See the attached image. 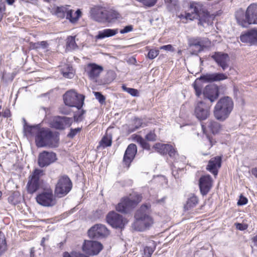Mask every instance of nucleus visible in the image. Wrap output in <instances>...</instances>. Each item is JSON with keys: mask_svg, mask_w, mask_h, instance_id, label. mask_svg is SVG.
I'll list each match as a JSON object with an SVG mask.
<instances>
[{"mask_svg": "<svg viewBox=\"0 0 257 257\" xmlns=\"http://www.w3.org/2000/svg\"><path fill=\"white\" fill-rule=\"evenodd\" d=\"M31 47L33 49H40V43L38 42L37 43H32L31 44Z\"/></svg>", "mask_w": 257, "mask_h": 257, "instance_id": "bf43d9fd", "label": "nucleus"}, {"mask_svg": "<svg viewBox=\"0 0 257 257\" xmlns=\"http://www.w3.org/2000/svg\"><path fill=\"white\" fill-rule=\"evenodd\" d=\"M107 222L114 228H122L127 223L125 219L122 215L115 211L109 212L106 217Z\"/></svg>", "mask_w": 257, "mask_h": 257, "instance_id": "4468645a", "label": "nucleus"}, {"mask_svg": "<svg viewBox=\"0 0 257 257\" xmlns=\"http://www.w3.org/2000/svg\"><path fill=\"white\" fill-rule=\"evenodd\" d=\"M166 4H167L168 6L170 5L172 6H176L177 5V0H164Z\"/></svg>", "mask_w": 257, "mask_h": 257, "instance_id": "13d9d810", "label": "nucleus"}, {"mask_svg": "<svg viewBox=\"0 0 257 257\" xmlns=\"http://www.w3.org/2000/svg\"><path fill=\"white\" fill-rule=\"evenodd\" d=\"M186 160V157L184 156H180L178 155V157H177V161L178 162H175L176 163H178L179 161L185 163Z\"/></svg>", "mask_w": 257, "mask_h": 257, "instance_id": "052dcab7", "label": "nucleus"}, {"mask_svg": "<svg viewBox=\"0 0 257 257\" xmlns=\"http://www.w3.org/2000/svg\"><path fill=\"white\" fill-rule=\"evenodd\" d=\"M194 88L195 90L196 95L199 96L201 94V89L200 87L197 86L195 83L193 84Z\"/></svg>", "mask_w": 257, "mask_h": 257, "instance_id": "6e6d98bb", "label": "nucleus"}, {"mask_svg": "<svg viewBox=\"0 0 257 257\" xmlns=\"http://www.w3.org/2000/svg\"><path fill=\"white\" fill-rule=\"evenodd\" d=\"M6 10L5 4L4 2H0V22L2 21Z\"/></svg>", "mask_w": 257, "mask_h": 257, "instance_id": "49530a36", "label": "nucleus"}, {"mask_svg": "<svg viewBox=\"0 0 257 257\" xmlns=\"http://www.w3.org/2000/svg\"><path fill=\"white\" fill-rule=\"evenodd\" d=\"M8 202L13 205H16L21 202L22 197L18 191L13 192L8 197Z\"/></svg>", "mask_w": 257, "mask_h": 257, "instance_id": "c85d7f7f", "label": "nucleus"}, {"mask_svg": "<svg viewBox=\"0 0 257 257\" xmlns=\"http://www.w3.org/2000/svg\"><path fill=\"white\" fill-rule=\"evenodd\" d=\"M237 23L242 27H247L249 24H257V4L249 6L244 13L242 10L236 12Z\"/></svg>", "mask_w": 257, "mask_h": 257, "instance_id": "39448f33", "label": "nucleus"}, {"mask_svg": "<svg viewBox=\"0 0 257 257\" xmlns=\"http://www.w3.org/2000/svg\"><path fill=\"white\" fill-rule=\"evenodd\" d=\"M211 105L207 104L203 101L198 102L194 109V114L197 118L200 120L206 119L209 117L210 112Z\"/></svg>", "mask_w": 257, "mask_h": 257, "instance_id": "ddd939ff", "label": "nucleus"}, {"mask_svg": "<svg viewBox=\"0 0 257 257\" xmlns=\"http://www.w3.org/2000/svg\"><path fill=\"white\" fill-rule=\"evenodd\" d=\"M92 18L96 21L100 23L106 22L107 16V10L103 8H95L91 10Z\"/></svg>", "mask_w": 257, "mask_h": 257, "instance_id": "b1692460", "label": "nucleus"}, {"mask_svg": "<svg viewBox=\"0 0 257 257\" xmlns=\"http://www.w3.org/2000/svg\"><path fill=\"white\" fill-rule=\"evenodd\" d=\"M233 108V102L231 98L228 96L221 98L214 107V117L218 120L224 121L229 116Z\"/></svg>", "mask_w": 257, "mask_h": 257, "instance_id": "20e7f679", "label": "nucleus"}, {"mask_svg": "<svg viewBox=\"0 0 257 257\" xmlns=\"http://www.w3.org/2000/svg\"><path fill=\"white\" fill-rule=\"evenodd\" d=\"M235 225L237 229L241 231L246 229L248 227V225L244 223H237L235 224Z\"/></svg>", "mask_w": 257, "mask_h": 257, "instance_id": "09e8293b", "label": "nucleus"}, {"mask_svg": "<svg viewBox=\"0 0 257 257\" xmlns=\"http://www.w3.org/2000/svg\"><path fill=\"white\" fill-rule=\"evenodd\" d=\"M57 160V156L55 153L44 151L38 156V164L41 168L46 167Z\"/></svg>", "mask_w": 257, "mask_h": 257, "instance_id": "2eb2a0df", "label": "nucleus"}, {"mask_svg": "<svg viewBox=\"0 0 257 257\" xmlns=\"http://www.w3.org/2000/svg\"><path fill=\"white\" fill-rule=\"evenodd\" d=\"M103 68L95 63L88 64L85 69V71L90 80L96 82L100 73L103 71Z\"/></svg>", "mask_w": 257, "mask_h": 257, "instance_id": "a211bd4d", "label": "nucleus"}, {"mask_svg": "<svg viewBox=\"0 0 257 257\" xmlns=\"http://www.w3.org/2000/svg\"><path fill=\"white\" fill-rule=\"evenodd\" d=\"M7 248V242H0V255L6 250Z\"/></svg>", "mask_w": 257, "mask_h": 257, "instance_id": "864d4df0", "label": "nucleus"}, {"mask_svg": "<svg viewBox=\"0 0 257 257\" xmlns=\"http://www.w3.org/2000/svg\"><path fill=\"white\" fill-rule=\"evenodd\" d=\"M221 157L212 158L209 160L206 169L216 176L218 173V169L221 167Z\"/></svg>", "mask_w": 257, "mask_h": 257, "instance_id": "a878e982", "label": "nucleus"}, {"mask_svg": "<svg viewBox=\"0 0 257 257\" xmlns=\"http://www.w3.org/2000/svg\"><path fill=\"white\" fill-rule=\"evenodd\" d=\"M155 248L156 245H154L153 246H145L144 249V253L142 257H151Z\"/></svg>", "mask_w": 257, "mask_h": 257, "instance_id": "58836bf2", "label": "nucleus"}, {"mask_svg": "<svg viewBox=\"0 0 257 257\" xmlns=\"http://www.w3.org/2000/svg\"><path fill=\"white\" fill-rule=\"evenodd\" d=\"M58 133H54L48 128H40L35 137L36 145L39 148L56 147L58 146Z\"/></svg>", "mask_w": 257, "mask_h": 257, "instance_id": "7ed1b4c3", "label": "nucleus"}, {"mask_svg": "<svg viewBox=\"0 0 257 257\" xmlns=\"http://www.w3.org/2000/svg\"><path fill=\"white\" fill-rule=\"evenodd\" d=\"M199 186L201 194L206 195L212 186V179L209 175L202 176L199 179Z\"/></svg>", "mask_w": 257, "mask_h": 257, "instance_id": "6ab92c4d", "label": "nucleus"}, {"mask_svg": "<svg viewBox=\"0 0 257 257\" xmlns=\"http://www.w3.org/2000/svg\"><path fill=\"white\" fill-rule=\"evenodd\" d=\"M59 112L63 114H69L71 112V110L66 106H62L59 108Z\"/></svg>", "mask_w": 257, "mask_h": 257, "instance_id": "de8ad7c7", "label": "nucleus"}, {"mask_svg": "<svg viewBox=\"0 0 257 257\" xmlns=\"http://www.w3.org/2000/svg\"><path fill=\"white\" fill-rule=\"evenodd\" d=\"M189 9L191 13L181 14L179 17L184 23L185 20H193L198 19L199 21V24L202 25L203 22H206L209 17V14L202 3L198 2H191L189 4Z\"/></svg>", "mask_w": 257, "mask_h": 257, "instance_id": "f257e3e1", "label": "nucleus"}, {"mask_svg": "<svg viewBox=\"0 0 257 257\" xmlns=\"http://www.w3.org/2000/svg\"><path fill=\"white\" fill-rule=\"evenodd\" d=\"M134 123L135 125L136 129H138L141 126H143L142 120L139 118H136L135 119Z\"/></svg>", "mask_w": 257, "mask_h": 257, "instance_id": "603ef678", "label": "nucleus"}, {"mask_svg": "<svg viewBox=\"0 0 257 257\" xmlns=\"http://www.w3.org/2000/svg\"><path fill=\"white\" fill-rule=\"evenodd\" d=\"M240 41L243 43L250 44L257 43V29H253L242 34L240 37Z\"/></svg>", "mask_w": 257, "mask_h": 257, "instance_id": "393cba45", "label": "nucleus"}, {"mask_svg": "<svg viewBox=\"0 0 257 257\" xmlns=\"http://www.w3.org/2000/svg\"><path fill=\"white\" fill-rule=\"evenodd\" d=\"M247 203V199L246 197H243L242 195L240 196L239 199L237 202V204L238 205H243L246 204Z\"/></svg>", "mask_w": 257, "mask_h": 257, "instance_id": "3c124183", "label": "nucleus"}, {"mask_svg": "<svg viewBox=\"0 0 257 257\" xmlns=\"http://www.w3.org/2000/svg\"><path fill=\"white\" fill-rule=\"evenodd\" d=\"M142 198L141 195L135 193L128 197L123 198L116 206V210L121 213H128L141 201Z\"/></svg>", "mask_w": 257, "mask_h": 257, "instance_id": "423d86ee", "label": "nucleus"}, {"mask_svg": "<svg viewBox=\"0 0 257 257\" xmlns=\"http://www.w3.org/2000/svg\"><path fill=\"white\" fill-rule=\"evenodd\" d=\"M150 204H144L136 211L135 215L136 221L132 226L135 230L143 231L153 225L154 221L150 216Z\"/></svg>", "mask_w": 257, "mask_h": 257, "instance_id": "f03ea898", "label": "nucleus"}, {"mask_svg": "<svg viewBox=\"0 0 257 257\" xmlns=\"http://www.w3.org/2000/svg\"><path fill=\"white\" fill-rule=\"evenodd\" d=\"M83 251L89 255L98 254L103 248L100 242H83L82 246Z\"/></svg>", "mask_w": 257, "mask_h": 257, "instance_id": "f3484780", "label": "nucleus"}, {"mask_svg": "<svg viewBox=\"0 0 257 257\" xmlns=\"http://www.w3.org/2000/svg\"><path fill=\"white\" fill-rule=\"evenodd\" d=\"M227 78L226 73H214L203 74L200 77L199 79L205 82H212L223 80Z\"/></svg>", "mask_w": 257, "mask_h": 257, "instance_id": "4be33fe9", "label": "nucleus"}, {"mask_svg": "<svg viewBox=\"0 0 257 257\" xmlns=\"http://www.w3.org/2000/svg\"><path fill=\"white\" fill-rule=\"evenodd\" d=\"M198 203V198L194 194H191L188 198L185 207L187 209H190L196 206Z\"/></svg>", "mask_w": 257, "mask_h": 257, "instance_id": "2f4dec72", "label": "nucleus"}, {"mask_svg": "<svg viewBox=\"0 0 257 257\" xmlns=\"http://www.w3.org/2000/svg\"><path fill=\"white\" fill-rule=\"evenodd\" d=\"M6 2H7V3L9 4V5H12L14 2H15V0H6Z\"/></svg>", "mask_w": 257, "mask_h": 257, "instance_id": "774afa93", "label": "nucleus"}, {"mask_svg": "<svg viewBox=\"0 0 257 257\" xmlns=\"http://www.w3.org/2000/svg\"><path fill=\"white\" fill-rule=\"evenodd\" d=\"M118 33L117 29H106L98 32L96 38L102 39L106 37H109L116 35Z\"/></svg>", "mask_w": 257, "mask_h": 257, "instance_id": "bb28decb", "label": "nucleus"}, {"mask_svg": "<svg viewBox=\"0 0 257 257\" xmlns=\"http://www.w3.org/2000/svg\"><path fill=\"white\" fill-rule=\"evenodd\" d=\"M111 137L108 136L107 135L104 136L100 141L99 146L97 147V148H104L107 147H109L111 145Z\"/></svg>", "mask_w": 257, "mask_h": 257, "instance_id": "72a5a7b5", "label": "nucleus"}, {"mask_svg": "<svg viewBox=\"0 0 257 257\" xmlns=\"http://www.w3.org/2000/svg\"><path fill=\"white\" fill-rule=\"evenodd\" d=\"M207 126L213 134H217L221 130L220 124L213 120H210L207 122Z\"/></svg>", "mask_w": 257, "mask_h": 257, "instance_id": "7c9ffc66", "label": "nucleus"}, {"mask_svg": "<svg viewBox=\"0 0 257 257\" xmlns=\"http://www.w3.org/2000/svg\"><path fill=\"white\" fill-rule=\"evenodd\" d=\"M189 45L191 47H194L198 52L201 51L204 46L203 41L199 38L190 39Z\"/></svg>", "mask_w": 257, "mask_h": 257, "instance_id": "cd10ccee", "label": "nucleus"}, {"mask_svg": "<svg viewBox=\"0 0 257 257\" xmlns=\"http://www.w3.org/2000/svg\"><path fill=\"white\" fill-rule=\"evenodd\" d=\"M73 121V120L71 117L56 116L51 120V125L55 129L63 130L66 127L70 126Z\"/></svg>", "mask_w": 257, "mask_h": 257, "instance_id": "dca6fc26", "label": "nucleus"}, {"mask_svg": "<svg viewBox=\"0 0 257 257\" xmlns=\"http://www.w3.org/2000/svg\"><path fill=\"white\" fill-rule=\"evenodd\" d=\"M78 111H76L74 114V121L77 122L82 121L84 118V114L85 111L83 109H78Z\"/></svg>", "mask_w": 257, "mask_h": 257, "instance_id": "c9c22d12", "label": "nucleus"}, {"mask_svg": "<svg viewBox=\"0 0 257 257\" xmlns=\"http://www.w3.org/2000/svg\"><path fill=\"white\" fill-rule=\"evenodd\" d=\"M94 95L96 99L98 100L99 102L101 104H104L105 101V97L99 92H93Z\"/></svg>", "mask_w": 257, "mask_h": 257, "instance_id": "79ce46f5", "label": "nucleus"}, {"mask_svg": "<svg viewBox=\"0 0 257 257\" xmlns=\"http://www.w3.org/2000/svg\"><path fill=\"white\" fill-rule=\"evenodd\" d=\"M160 49L170 52H173L175 51L174 47L170 44L162 46L160 47Z\"/></svg>", "mask_w": 257, "mask_h": 257, "instance_id": "8fccbe9b", "label": "nucleus"}, {"mask_svg": "<svg viewBox=\"0 0 257 257\" xmlns=\"http://www.w3.org/2000/svg\"><path fill=\"white\" fill-rule=\"evenodd\" d=\"M77 47L75 40V37L69 36L67 39V48L72 50Z\"/></svg>", "mask_w": 257, "mask_h": 257, "instance_id": "4c0bfd02", "label": "nucleus"}, {"mask_svg": "<svg viewBox=\"0 0 257 257\" xmlns=\"http://www.w3.org/2000/svg\"><path fill=\"white\" fill-rule=\"evenodd\" d=\"M159 51L156 49H151L149 51L148 57L149 59H153L156 58L159 54Z\"/></svg>", "mask_w": 257, "mask_h": 257, "instance_id": "37998d69", "label": "nucleus"}, {"mask_svg": "<svg viewBox=\"0 0 257 257\" xmlns=\"http://www.w3.org/2000/svg\"><path fill=\"white\" fill-rule=\"evenodd\" d=\"M212 58L221 67L223 71H224L228 67L229 58L227 54L217 52L212 56Z\"/></svg>", "mask_w": 257, "mask_h": 257, "instance_id": "5701e85b", "label": "nucleus"}, {"mask_svg": "<svg viewBox=\"0 0 257 257\" xmlns=\"http://www.w3.org/2000/svg\"><path fill=\"white\" fill-rule=\"evenodd\" d=\"M120 18V15L115 11L107 10V16L106 22H113Z\"/></svg>", "mask_w": 257, "mask_h": 257, "instance_id": "c756f323", "label": "nucleus"}, {"mask_svg": "<svg viewBox=\"0 0 257 257\" xmlns=\"http://www.w3.org/2000/svg\"><path fill=\"white\" fill-rule=\"evenodd\" d=\"M109 234V230L102 224H95L88 230V235L91 239H104Z\"/></svg>", "mask_w": 257, "mask_h": 257, "instance_id": "9b49d317", "label": "nucleus"}, {"mask_svg": "<svg viewBox=\"0 0 257 257\" xmlns=\"http://www.w3.org/2000/svg\"><path fill=\"white\" fill-rule=\"evenodd\" d=\"M61 73L63 76L67 78H72L74 75L73 68L68 66L61 69Z\"/></svg>", "mask_w": 257, "mask_h": 257, "instance_id": "f704fd0d", "label": "nucleus"}, {"mask_svg": "<svg viewBox=\"0 0 257 257\" xmlns=\"http://www.w3.org/2000/svg\"><path fill=\"white\" fill-rule=\"evenodd\" d=\"M40 43V49H47L49 46V44L47 41H43L39 42Z\"/></svg>", "mask_w": 257, "mask_h": 257, "instance_id": "4d7b16f0", "label": "nucleus"}, {"mask_svg": "<svg viewBox=\"0 0 257 257\" xmlns=\"http://www.w3.org/2000/svg\"><path fill=\"white\" fill-rule=\"evenodd\" d=\"M156 135L154 131H151L145 137V139L148 141H155L156 140Z\"/></svg>", "mask_w": 257, "mask_h": 257, "instance_id": "a18cd8bd", "label": "nucleus"}, {"mask_svg": "<svg viewBox=\"0 0 257 257\" xmlns=\"http://www.w3.org/2000/svg\"><path fill=\"white\" fill-rule=\"evenodd\" d=\"M251 174L257 178V168H253L251 170Z\"/></svg>", "mask_w": 257, "mask_h": 257, "instance_id": "69168bd1", "label": "nucleus"}, {"mask_svg": "<svg viewBox=\"0 0 257 257\" xmlns=\"http://www.w3.org/2000/svg\"><path fill=\"white\" fill-rule=\"evenodd\" d=\"M40 128L37 126H29L25 124L24 126V130L27 135H33L37 132Z\"/></svg>", "mask_w": 257, "mask_h": 257, "instance_id": "e433bc0d", "label": "nucleus"}, {"mask_svg": "<svg viewBox=\"0 0 257 257\" xmlns=\"http://www.w3.org/2000/svg\"><path fill=\"white\" fill-rule=\"evenodd\" d=\"M154 147L158 152L163 155L167 154L168 150L171 148L170 145L161 143L156 144Z\"/></svg>", "mask_w": 257, "mask_h": 257, "instance_id": "473e14b6", "label": "nucleus"}, {"mask_svg": "<svg viewBox=\"0 0 257 257\" xmlns=\"http://www.w3.org/2000/svg\"><path fill=\"white\" fill-rule=\"evenodd\" d=\"M133 27L131 25L127 26L124 28V29L120 31L121 34H124L130 32L133 30Z\"/></svg>", "mask_w": 257, "mask_h": 257, "instance_id": "5fc2aeb1", "label": "nucleus"}, {"mask_svg": "<svg viewBox=\"0 0 257 257\" xmlns=\"http://www.w3.org/2000/svg\"><path fill=\"white\" fill-rule=\"evenodd\" d=\"M37 202L44 206H53L56 201L52 190H46L36 197Z\"/></svg>", "mask_w": 257, "mask_h": 257, "instance_id": "f8f14e48", "label": "nucleus"}, {"mask_svg": "<svg viewBox=\"0 0 257 257\" xmlns=\"http://www.w3.org/2000/svg\"><path fill=\"white\" fill-rule=\"evenodd\" d=\"M81 130V128L77 127L75 128H71L69 133L67 135L68 137L70 138H74L76 135L79 133Z\"/></svg>", "mask_w": 257, "mask_h": 257, "instance_id": "c03bdc74", "label": "nucleus"}, {"mask_svg": "<svg viewBox=\"0 0 257 257\" xmlns=\"http://www.w3.org/2000/svg\"><path fill=\"white\" fill-rule=\"evenodd\" d=\"M10 111L9 109H6L3 113H1V116L2 115L4 117H8L10 116Z\"/></svg>", "mask_w": 257, "mask_h": 257, "instance_id": "e2e57ef3", "label": "nucleus"}, {"mask_svg": "<svg viewBox=\"0 0 257 257\" xmlns=\"http://www.w3.org/2000/svg\"><path fill=\"white\" fill-rule=\"evenodd\" d=\"M122 89L124 91L127 92L128 93L131 94L133 96H139V92L137 89L127 87L125 85H123L122 86Z\"/></svg>", "mask_w": 257, "mask_h": 257, "instance_id": "ea45409f", "label": "nucleus"}, {"mask_svg": "<svg viewBox=\"0 0 257 257\" xmlns=\"http://www.w3.org/2000/svg\"><path fill=\"white\" fill-rule=\"evenodd\" d=\"M137 152V146L134 144H131L127 147L123 159L124 164L126 167H128L134 159Z\"/></svg>", "mask_w": 257, "mask_h": 257, "instance_id": "412c9836", "label": "nucleus"}, {"mask_svg": "<svg viewBox=\"0 0 257 257\" xmlns=\"http://www.w3.org/2000/svg\"><path fill=\"white\" fill-rule=\"evenodd\" d=\"M144 149L149 150L150 145L145 140L141 145Z\"/></svg>", "mask_w": 257, "mask_h": 257, "instance_id": "680f3d73", "label": "nucleus"}, {"mask_svg": "<svg viewBox=\"0 0 257 257\" xmlns=\"http://www.w3.org/2000/svg\"><path fill=\"white\" fill-rule=\"evenodd\" d=\"M63 100L66 106L79 109L84 104V96L78 94L75 91L69 90L63 95Z\"/></svg>", "mask_w": 257, "mask_h": 257, "instance_id": "0eeeda50", "label": "nucleus"}, {"mask_svg": "<svg viewBox=\"0 0 257 257\" xmlns=\"http://www.w3.org/2000/svg\"><path fill=\"white\" fill-rule=\"evenodd\" d=\"M72 183L69 178L66 175L60 177L55 188V194L58 197H62L71 190Z\"/></svg>", "mask_w": 257, "mask_h": 257, "instance_id": "1a4fd4ad", "label": "nucleus"}, {"mask_svg": "<svg viewBox=\"0 0 257 257\" xmlns=\"http://www.w3.org/2000/svg\"><path fill=\"white\" fill-rule=\"evenodd\" d=\"M203 94L205 98L208 99L211 103H212L218 97V87L214 85H207L204 88Z\"/></svg>", "mask_w": 257, "mask_h": 257, "instance_id": "aec40b11", "label": "nucleus"}, {"mask_svg": "<svg viewBox=\"0 0 257 257\" xmlns=\"http://www.w3.org/2000/svg\"><path fill=\"white\" fill-rule=\"evenodd\" d=\"M0 241H6L5 235L2 231H0Z\"/></svg>", "mask_w": 257, "mask_h": 257, "instance_id": "338daca9", "label": "nucleus"}, {"mask_svg": "<svg viewBox=\"0 0 257 257\" xmlns=\"http://www.w3.org/2000/svg\"><path fill=\"white\" fill-rule=\"evenodd\" d=\"M73 10L69 9V6L65 5L57 7L55 10V13L57 17L63 19L66 18L72 23H76L81 17V12L80 10H77L75 12L76 17L72 16Z\"/></svg>", "mask_w": 257, "mask_h": 257, "instance_id": "6e6552de", "label": "nucleus"}, {"mask_svg": "<svg viewBox=\"0 0 257 257\" xmlns=\"http://www.w3.org/2000/svg\"><path fill=\"white\" fill-rule=\"evenodd\" d=\"M44 175V171L39 169H36L29 176V180L27 183V188L28 192L33 194L38 190L41 182L40 177Z\"/></svg>", "mask_w": 257, "mask_h": 257, "instance_id": "9d476101", "label": "nucleus"}, {"mask_svg": "<svg viewBox=\"0 0 257 257\" xmlns=\"http://www.w3.org/2000/svg\"><path fill=\"white\" fill-rule=\"evenodd\" d=\"M171 148L168 150L167 154H168L170 158L174 159L175 162H178L177 161V157H178V154L176 150L172 145H171Z\"/></svg>", "mask_w": 257, "mask_h": 257, "instance_id": "a19ab883", "label": "nucleus"}, {"mask_svg": "<svg viewBox=\"0 0 257 257\" xmlns=\"http://www.w3.org/2000/svg\"><path fill=\"white\" fill-rule=\"evenodd\" d=\"M145 141V139H144L141 136H138L136 138V141L139 143L141 145L143 143V142Z\"/></svg>", "mask_w": 257, "mask_h": 257, "instance_id": "0e129e2a", "label": "nucleus"}]
</instances>
